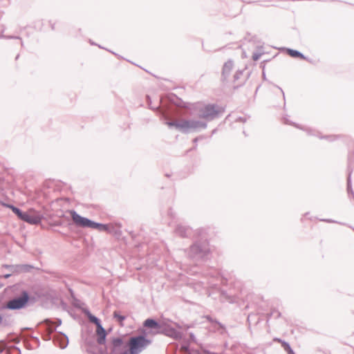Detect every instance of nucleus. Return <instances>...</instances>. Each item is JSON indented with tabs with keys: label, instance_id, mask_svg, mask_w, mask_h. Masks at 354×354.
I'll return each instance as SVG.
<instances>
[{
	"label": "nucleus",
	"instance_id": "14",
	"mask_svg": "<svg viewBox=\"0 0 354 354\" xmlns=\"http://www.w3.org/2000/svg\"><path fill=\"white\" fill-rule=\"evenodd\" d=\"M281 344H282V346L284 348V349L288 352H292V350L289 346L288 344L286 343V342H281Z\"/></svg>",
	"mask_w": 354,
	"mask_h": 354
},
{
	"label": "nucleus",
	"instance_id": "9",
	"mask_svg": "<svg viewBox=\"0 0 354 354\" xmlns=\"http://www.w3.org/2000/svg\"><path fill=\"white\" fill-rule=\"evenodd\" d=\"M110 227H111L110 225H104V224L97 223L93 221L91 228L97 229L99 231H109Z\"/></svg>",
	"mask_w": 354,
	"mask_h": 354
},
{
	"label": "nucleus",
	"instance_id": "13",
	"mask_svg": "<svg viewBox=\"0 0 354 354\" xmlns=\"http://www.w3.org/2000/svg\"><path fill=\"white\" fill-rule=\"evenodd\" d=\"M89 319H90V321H91V322L94 323V324L96 325V326H97V327L99 325H101V324H100V322L99 319H98L97 317H94V316H90V317H89Z\"/></svg>",
	"mask_w": 354,
	"mask_h": 354
},
{
	"label": "nucleus",
	"instance_id": "8",
	"mask_svg": "<svg viewBox=\"0 0 354 354\" xmlns=\"http://www.w3.org/2000/svg\"><path fill=\"white\" fill-rule=\"evenodd\" d=\"M96 333L97 335V342L100 344H104L106 341V333L102 325H99L97 327Z\"/></svg>",
	"mask_w": 354,
	"mask_h": 354
},
{
	"label": "nucleus",
	"instance_id": "6",
	"mask_svg": "<svg viewBox=\"0 0 354 354\" xmlns=\"http://www.w3.org/2000/svg\"><path fill=\"white\" fill-rule=\"evenodd\" d=\"M70 214L71 216L73 221L74 222V223L76 225H77L79 227H90L91 228V224L93 222L92 221H91L86 218L81 216L80 215L77 214L74 210H71Z\"/></svg>",
	"mask_w": 354,
	"mask_h": 354
},
{
	"label": "nucleus",
	"instance_id": "11",
	"mask_svg": "<svg viewBox=\"0 0 354 354\" xmlns=\"http://www.w3.org/2000/svg\"><path fill=\"white\" fill-rule=\"evenodd\" d=\"M287 52L288 54L292 57H299L303 59H306V57L297 50L288 49Z\"/></svg>",
	"mask_w": 354,
	"mask_h": 354
},
{
	"label": "nucleus",
	"instance_id": "2",
	"mask_svg": "<svg viewBox=\"0 0 354 354\" xmlns=\"http://www.w3.org/2000/svg\"><path fill=\"white\" fill-rule=\"evenodd\" d=\"M8 207L15 214L17 215L20 219L25 222H27L30 224H37L41 221V216L37 214L32 209L28 210L26 212H23L19 209L12 205H8Z\"/></svg>",
	"mask_w": 354,
	"mask_h": 354
},
{
	"label": "nucleus",
	"instance_id": "7",
	"mask_svg": "<svg viewBox=\"0 0 354 354\" xmlns=\"http://www.w3.org/2000/svg\"><path fill=\"white\" fill-rule=\"evenodd\" d=\"M111 354H127L126 351H123V341L121 338L116 337L112 339Z\"/></svg>",
	"mask_w": 354,
	"mask_h": 354
},
{
	"label": "nucleus",
	"instance_id": "3",
	"mask_svg": "<svg viewBox=\"0 0 354 354\" xmlns=\"http://www.w3.org/2000/svg\"><path fill=\"white\" fill-rule=\"evenodd\" d=\"M169 126H174L183 131H188L190 130H196L199 128H205L206 124L203 122L196 120H183L175 122H169Z\"/></svg>",
	"mask_w": 354,
	"mask_h": 354
},
{
	"label": "nucleus",
	"instance_id": "15",
	"mask_svg": "<svg viewBox=\"0 0 354 354\" xmlns=\"http://www.w3.org/2000/svg\"><path fill=\"white\" fill-rule=\"evenodd\" d=\"M258 59V56H256V57H254V60H256V59Z\"/></svg>",
	"mask_w": 354,
	"mask_h": 354
},
{
	"label": "nucleus",
	"instance_id": "12",
	"mask_svg": "<svg viewBox=\"0 0 354 354\" xmlns=\"http://www.w3.org/2000/svg\"><path fill=\"white\" fill-rule=\"evenodd\" d=\"M113 317L118 320L121 326H123V321L125 319V317L119 314L118 312L115 311L113 313Z\"/></svg>",
	"mask_w": 354,
	"mask_h": 354
},
{
	"label": "nucleus",
	"instance_id": "5",
	"mask_svg": "<svg viewBox=\"0 0 354 354\" xmlns=\"http://www.w3.org/2000/svg\"><path fill=\"white\" fill-rule=\"evenodd\" d=\"M221 112V110L218 109L216 106L209 104L200 110V117L207 120L213 119Z\"/></svg>",
	"mask_w": 354,
	"mask_h": 354
},
{
	"label": "nucleus",
	"instance_id": "4",
	"mask_svg": "<svg viewBox=\"0 0 354 354\" xmlns=\"http://www.w3.org/2000/svg\"><path fill=\"white\" fill-rule=\"evenodd\" d=\"M29 300V296L26 292H23L21 297L15 298L9 301L6 307L9 309L17 310L26 306Z\"/></svg>",
	"mask_w": 354,
	"mask_h": 354
},
{
	"label": "nucleus",
	"instance_id": "10",
	"mask_svg": "<svg viewBox=\"0 0 354 354\" xmlns=\"http://www.w3.org/2000/svg\"><path fill=\"white\" fill-rule=\"evenodd\" d=\"M144 326L150 328L158 329L160 328L159 324L157 322L152 319H147L144 322Z\"/></svg>",
	"mask_w": 354,
	"mask_h": 354
},
{
	"label": "nucleus",
	"instance_id": "1",
	"mask_svg": "<svg viewBox=\"0 0 354 354\" xmlns=\"http://www.w3.org/2000/svg\"><path fill=\"white\" fill-rule=\"evenodd\" d=\"M151 344V340L144 336H136L129 339V354H139Z\"/></svg>",
	"mask_w": 354,
	"mask_h": 354
}]
</instances>
